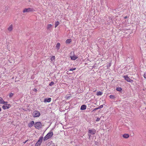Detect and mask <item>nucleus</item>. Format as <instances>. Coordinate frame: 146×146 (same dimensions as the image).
<instances>
[{
  "mask_svg": "<svg viewBox=\"0 0 146 146\" xmlns=\"http://www.w3.org/2000/svg\"><path fill=\"white\" fill-rule=\"evenodd\" d=\"M53 135V133L52 131H50L43 138V140L45 141L49 139Z\"/></svg>",
  "mask_w": 146,
  "mask_h": 146,
  "instance_id": "1",
  "label": "nucleus"
},
{
  "mask_svg": "<svg viewBox=\"0 0 146 146\" xmlns=\"http://www.w3.org/2000/svg\"><path fill=\"white\" fill-rule=\"evenodd\" d=\"M13 26L12 24L7 29L9 31H11L13 30Z\"/></svg>",
  "mask_w": 146,
  "mask_h": 146,
  "instance_id": "14",
  "label": "nucleus"
},
{
  "mask_svg": "<svg viewBox=\"0 0 146 146\" xmlns=\"http://www.w3.org/2000/svg\"><path fill=\"white\" fill-rule=\"evenodd\" d=\"M36 91V89H35V91Z\"/></svg>",
  "mask_w": 146,
  "mask_h": 146,
  "instance_id": "37",
  "label": "nucleus"
},
{
  "mask_svg": "<svg viewBox=\"0 0 146 146\" xmlns=\"http://www.w3.org/2000/svg\"><path fill=\"white\" fill-rule=\"evenodd\" d=\"M70 57L71 60H75L78 58L77 56L74 55V52H72L70 53Z\"/></svg>",
  "mask_w": 146,
  "mask_h": 146,
  "instance_id": "6",
  "label": "nucleus"
},
{
  "mask_svg": "<svg viewBox=\"0 0 146 146\" xmlns=\"http://www.w3.org/2000/svg\"><path fill=\"white\" fill-rule=\"evenodd\" d=\"M76 69V68H71L69 70V71H73V70H75Z\"/></svg>",
  "mask_w": 146,
  "mask_h": 146,
  "instance_id": "26",
  "label": "nucleus"
},
{
  "mask_svg": "<svg viewBox=\"0 0 146 146\" xmlns=\"http://www.w3.org/2000/svg\"><path fill=\"white\" fill-rule=\"evenodd\" d=\"M98 109H98V108H95V110H98Z\"/></svg>",
  "mask_w": 146,
  "mask_h": 146,
  "instance_id": "33",
  "label": "nucleus"
},
{
  "mask_svg": "<svg viewBox=\"0 0 146 146\" xmlns=\"http://www.w3.org/2000/svg\"><path fill=\"white\" fill-rule=\"evenodd\" d=\"M71 41V39H68L66 40V42L67 43H70Z\"/></svg>",
  "mask_w": 146,
  "mask_h": 146,
  "instance_id": "19",
  "label": "nucleus"
},
{
  "mask_svg": "<svg viewBox=\"0 0 146 146\" xmlns=\"http://www.w3.org/2000/svg\"><path fill=\"white\" fill-rule=\"evenodd\" d=\"M123 77L125 78V80L128 82L131 83L133 82V80L131 79L127 75L124 76Z\"/></svg>",
  "mask_w": 146,
  "mask_h": 146,
  "instance_id": "7",
  "label": "nucleus"
},
{
  "mask_svg": "<svg viewBox=\"0 0 146 146\" xmlns=\"http://www.w3.org/2000/svg\"><path fill=\"white\" fill-rule=\"evenodd\" d=\"M57 48L58 49H59V46H57Z\"/></svg>",
  "mask_w": 146,
  "mask_h": 146,
  "instance_id": "34",
  "label": "nucleus"
},
{
  "mask_svg": "<svg viewBox=\"0 0 146 146\" xmlns=\"http://www.w3.org/2000/svg\"><path fill=\"white\" fill-rule=\"evenodd\" d=\"M32 115L34 117H37L40 116V113L38 111L36 110L33 112Z\"/></svg>",
  "mask_w": 146,
  "mask_h": 146,
  "instance_id": "5",
  "label": "nucleus"
},
{
  "mask_svg": "<svg viewBox=\"0 0 146 146\" xmlns=\"http://www.w3.org/2000/svg\"><path fill=\"white\" fill-rule=\"evenodd\" d=\"M51 60L52 62H54L55 60V57L54 56H52L51 58Z\"/></svg>",
  "mask_w": 146,
  "mask_h": 146,
  "instance_id": "18",
  "label": "nucleus"
},
{
  "mask_svg": "<svg viewBox=\"0 0 146 146\" xmlns=\"http://www.w3.org/2000/svg\"><path fill=\"white\" fill-rule=\"evenodd\" d=\"M35 11V9L33 8H28L24 9L23 12V13H25L33 12Z\"/></svg>",
  "mask_w": 146,
  "mask_h": 146,
  "instance_id": "4",
  "label": "nucleus"
},
{
  "mask_svg": "<svg viewBox=\"0 0 146 146\" xmlns=\"http://www.w3.org/2000/svg\"><path fill=\"white\" fill-rule=\"evenodd\" d=\"M43 139V137H40L39 138L37 142L40 145Z\"/></svg>",
  "mask_w": 146,
  "mask_h": 146,
  "instance_id": "10",
  "label": "nucleus"
},
{
  "mask_svg": "<svg viewBox=\"0 0 146 146\" xmlns=\"http://www.w3.org/2000/svg\"><path fill=\"white\" fill-rule=\"evenodd\" d=\"M86 105H83L81 106L80 109L82 110H85L86 109Z\"/></svg>",
  "mask_w": 146,
  "mask_h": 146,
  "instance_id": "13",
  "label": "nucleus"
},
{
  "mask_svg": "<svg viewBox=\"0 0 146 146\" xmlns=\"http://www.w3.org/2000/svg\"><path fill=\"white\" fill-rule=\"evenodd\" d=\"M13 93H11L9 94V97L10 98H11L13 96Z\"/></svg>",
  "mask_w": 146,
  "mask_h": 146,
  "instance_id": "23",
  "label": "nucleus"
},
{
  "mask_svg": "<svg viewBox=\"0 0 146 146\" xmlns=\"http://www.w3.org/2000/svg\"><path fill=\"white\" fill-rule=\"evenodd\" d=\"M52 25L51 24H48L47 25V29L48 30H49L52 27Z\"/></svg>",
  "mask_w": 146,
  "mask_h": 146,
  "instance_id": "16",
  "label": "nucleus"
},
{
  "mask_svg": "<svg viewBox=\"0 0 146 146\" xmlns=\"http://www.w3.org/2000/svg\"><path fill=\"white\" fill-rule=\"evenodd\" d=\"M103 94V93L100 91L98 92H97L96 94V95L98 96H101Z\"/></svg>",
  "mask_w": 146,
  "mask_h": 146,
  "instance_id": "17",
  "label": "nucleus"
},
{
  "mask_svg": "<svg viewBox=\"0 0 146 146\" xmlns=\"http://www.w3.org/2000/svg\"><path fill=\"white\" fill-rule=\"evenodd\" d=\"M7 105H8V106H7V105L5 106V105H3L2 106V108L3 109H4V110L8 109L9 108V106H10V105L9 104H8Z\"/></svg>",
  "mask_w": 146,
  "mask_h": 146,
  "instance_id": "12",
  "label": "nucleus"
},
{
  "mask_svg": "<svg viewBox=\"0 0 146 146\" xmlns=\"http://www.w3.org/2000/svg\"><path fill=\"white\" fill-rule=\"evenodd\" d=\"M127 16H125V17H124V18L125 19H126L127 18Z\"/></svg>",
  "mask_w": 146,
  "mask_h": 146,
  "instance_id": "31",
  "label": "nucleus"
},
{
  "mask_svg": "<svg viewBox=\"0 0 146 146\" xmlns=\"http://www.w3.org/2000/svg\"><path fill=\"white\" fill-rule=\"evenodd\" d=\"M34 126L36 129H39L41 128L42 123L40 122H36L34 123Z\"/></svg>",
  "mask_w": 146,
  "mask_h": 146,
  "instance_id": "3",
  "label": "nucleus"
},
{
  "mask_svg": "<svg viewBox=\"0 0 146 146\" xmlns=\"http://www.w3.org/2000/svg\"><path fill=\"white\" fill-rule=\"evenodd\" d=\"M123 137L125 138H127L129 137V135L128 134H125L123 135Z\"/></svg>",
  "mask_w": 146,
  "mask_h": 146,
  "instance_id": "15",
  "label": "nucleus"
},
{
  "mask_svg": "<svg viewBox=\"0 0 146 146\" xmlns=\"http://www.w3.org/2000/svg\"><path fill=\"white\" fill-rule=\"evenodd\" d=\"M103 107V105H102L100 106L99 107H98V108L99 109H101V108H102Z\"/></svg>",
  "mask_w": 146,
  "mask_h": 146,
  "instance_id": "27",
  "label": "nucleus"
},
{
  "mask_svg": "<svg viewBox=\"0 0 146 146\" xmlns=\"http://www.w3.org/2000/svg\"><path fill=\"white\" fill-rule=\"evenodd\" d=\"M100 120V118H97L96 119V121H99Z\"/></svg>",
  "mask_w": 146,
  "mask_h": 146,
  "instance_id": "28",
  "label": "nucleus"
},
{
  "mask_svg": "<svg viewBox=\"0 0 146 146\" xmlns=\"http://www.w3.org/2000/svg\"><path fill=\"white\" fill-rule=\"evenodd\" d=\"M144 77L146 79V73H145L144 75Z\"/></svg>",
  "mask_w": 146,
  "mask_h": 146,
  "instance_id": "29",
  "label": "nucleus"
},
{
  "mask_svg": "<svg viewBox=\"0 0 146 146\" xmlns=\"http://www.w3.org/2000/svg\"><path fill=\"white\" fill-rule=\"evenodd\" d=\"M40 145L37 142L36 143L35 146H40Z\"/></svg>",
  "mask_w": 146,
  "mask_h": 146,
  "instance_id": "25",
  "label": "nucleus"
},
{
  "mask_svg": "<svg viewBox=\"0 0 146 146\" xmlns=\"http://www.w3.org/2000/svg\"><path fill=\"white\" fill-rule=\"evenodd\" d=\"M96 130L94 129H89L88 131V136L89 138H90L91 137V135H94L96 133Z\"/></svg>",
  "mask_w": 146,
  "mask_h": 146,
  "instance_id": "2",
  "label": "nucleus"
},
{
  "mask_svg": "<svg viewBox=\"0 0 146 146\" xmlns=\"http://www.w3.org/2000/svg\"><path fill=\"white\" fill-rule=\"evenodd\" d=\"M34 125V122L33 121H31L29 123L28 126L30 127H32Z\"/></svg>",
  "mask_w": 146,
  "mask_h": 146,
  "instance_id": "8",
  "label": "nucleus"
},
{
  "mask_svg": "<svg viewBox=\"0 0 146 146\" xmlns=\"http://www.w3.org/2000/svg\"><path fill=\"white\" fill-rule=\"evenodd\" d=\"M51 98H45L44 99V102H50L51 101Z\"/></svg>",
  "mask_w": 146,
  "mask_h": 146,
  "instance_id": "11",
  "label": "nucleus"
},
{
  "mask_svg": "<svg viewBox=\"0 0 146 146\" xmlns=\"http://www.w3.org/2000/svg\"><path fill=\"white\" fill-rule=\"evenodd\" d=\"M60 44L59 43H58L57 44L56 46H60Z\"/></svg>",
  "mask_w": 146,
  "mask_h": 146,
  "instance_id": "30",
  "label": "nucleus"
},
{
  "mask_svg": "<svg viewBox=\"0 0 146 146\" xmlns=\"http://www.w3.org/2000/svg\"><path fill=\"white\" fill-rule=\"evenodd\" d=\"M116 90L117 91H121L122 90V89L120 87H118L116 88Z\"/></svg>",
  "mask_w": 146,
  "mask_h": 146,
  "instance_id": "21",
  "label": "nucleus"
},
{
  "mask_svg": "<svg viewBox=\"0 0 146 146\" xmlns=\"http://www.w3.org/2000/svg\"><path fill=\"white\" fill-rule=\"evenodd\" d=\"M96 111V110H95V109H94V110H93V111Z\"/></svg>",
  "mask_w": 146,
  "mask_h": 146,
  "instance_id": "35",
  "label": "nucleus"
},
{
  "mask_svg": "<svg viewBox=\"0 0 146 146\" xmlns=\"http://www.w3.org/2000/svg\"><path fill=\"white\" fill-rule=\"evenodd\" d=\"M54 84V82H52L50 83L49 84V85L50 86H52Z\"/></svg>",
  "mask_w": 146,
  "mask_h": 146,
  "instance_id": "24",
  "label": "nucleus"
},
{
  "mask_svg": "<svg viewBox=\"0 0 146 146\" xmlns=\"http://www.w3.org/2000/svg\"><path fill=\"white\" fill-rule=\"evenodd\" d=\"M110 97L111 99H114L115 98V97L113 95H110Z\"/></svg>",
  "mask_w": 146,
  "mask_h": 146,
  "instance_id": "22",
  "label": "nucleus"
},
{
  "mask_svg": "<svg viewBox=\"0 0 146 146\" xmlns=\"http://www.w3.org/2000/svg\"><path fill=\"white\" fill-rule=\"evenodd\" d=\"M1 108H0V111H1Z\"/></svg>",
  "mask_w": 146,
  "mask_h": 146,
  "instance_id": "36",
  "label": "nucleus"
},
{
  "mask_svg": "<svg viewBox=\"0 0 146 146\" xmlns=\"http://www.w3.org/2000/svg\"><path fill=\"white\" fill-rule=\"evenodd\" d=\"M28 141V140H26V141H25V142H24L23 143L25 144V143H26Z\"/></svg>",
  "mask_w": 146,
  "mask_h": 146,
  "instance_id": "32",
  "label": "nucleus"
},
{
  "mask_svg": "<svg viewBox=\"0 0 146 146\" xmlns=\"http://www.w3.org/2000/svg\"><path fill=\"white\" fill-rule=\"evenodd\" d=\"M7 103V102L4 101L0 97V104H6Z\"/></svg>",
  "mask_w": 146,
  "mask_h": 146,
  "instance_id": "9",
  "label": "nucleus"
},
{
  "mask_svg": "<svg viewBox=\"0 0 146 146\" xmlns=\"http://www.w3.org/2000/svg\"><path fill=\"white\" fill-rule=\"evenodd\" d=\"M59 24H60V23H59V22H58V21L56 22L55 23V27L56 28Z\"/></svg>",
  "mask_w": 146,
  "mask_h": 146,
  "instance_id": "20",
  "label": "nucleus"
}]
</instances>
